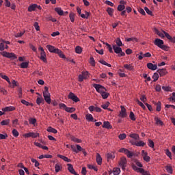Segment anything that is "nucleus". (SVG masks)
Instances as JSON below:
<instances>
[{
  "mask_svg": "<svg viewBox=\"0 0 175 175\" xmlns=\"http://www.w3.org/2000/svg\"><path fill=\"white\" fill-rule=\"evenodd\" d=\"M163 40L159 38H156L154 41V44H155V46H157V47H159V49H161V50H167V46L163 45Z\"/></svg>",
  "mask_w": 175,
  "mask_h": 175,
  "instance_id": "nucleus-1",
  "label": "nucleus"
},
{
  "mask_svg": "<svg viewBox=\"0 0 175 175\" xmlns=\"http://www.w3.org/2000/svg\"><path fill=\"white\" fill-rule=\"evenodd\" d=\"M0 54L5 58H10V59H17V56L14 53H9L6 51L1 52Z\"/></svg>",
  "mask_w": 175,
  "mask_h": 175,
  "instance_id": "nucleus-2",
  "label": "nucleus"
},
{
  "mask_svg": "<svg viewBox=\"0 0 175 175\" xmlns=\"http://www.w3.org/2000/svg\"><path fill=\"white\" fill-rule=\"evenodd\" d=\"M39 51H40V59H41V61H43L45 64L47 63V58H46V52L44 51V49H43V47L40 46L38 48Z\"/></svg>",
  "mask_w": 175,
  "mask_h": 175,
  "instance_id": "nucleus-3",
  "label": "nucleus"
},
{
  "mask_svg": "<svg viewBox=\"0 0 175 175\" xmlns=\"http://www.w3.org/2000/svg\"><path fill=\"white\" fill-rule=\"evenodd\" d=\"M112 48L114 50V52L116 53V54H120L119 55L120 57H124L125 53L122 51V49H121V47L114 44L112 46Z\"/></svg>",
  "mask_w": 175,
  "mask_h": 175,
  "instance_id": "nucleus-4",
  "label": "nucleus"
},
{
  "mask_svg": "<svg viewBox=\"0 0 175 175\" xmlns=\"http://www.w3.org/2000/svg\"><path fill=\"white\" fill-rule=\"evenodd\" d=\"M119 152H123L128 157V158H132L133 155H135V153L129 151V150L125 148H122L119 150Z\"/></svg>",
  "mask_w": 175,
  "mask_h": 175,
  "instance_id": "nucleus-5",
  "label": "nucleus"
},
{
  "mask_svg": "<svg viewBox=\"0 0 175 175\" xmlns=\"http://www.w3.org/2000/svg\"><path fill=\"white\" fill-rule=\"evenodd\" d=\"M93 87L94 88H95L97 92H99V94H102L103 92H105V91H106V88L99 84L94 83L93 84Z\"/></svg>",
  "mask_w": 175,
  "mask_h": 175,
  "instance_id": "nucleus-6",
  "label": "nucleus"
},
{
  "mask_svg": "<svg viewBox=\"0 0 175 175\" xmlns=\"http://www.w3.org/2000/svg\"><path fill=\"white\" fill-rule=\"evenodd\" d=\"M130 143L133 146H136L137 147H144L146 146V143L143 141H135V140H130Z\"/></svg>",
  "mask_w": 175,
  "mask_h": 175,
  "instance_id": "nucleus-7",
  "label": "nucleus"
},
{
  "mask_svg": "<svg viewBox=\"0 0 175 175\" xmlns=\"http://www.w3.org/2000/svg\"><path fill=\"white\" fill-rule=\"evenodd\" d=\"M121 110L119 113V117H121V118H125L128 117V113H126V109L124 107V106L120 107Z\"/></svg>",
  "mask_w": 175,
  "mask_h": 175,
  "instance_id": "nucleus-8",
  "label": "nucleus"
},
{
  "mask_svg": "<svg viewBox=\"0 0 175 175\" xmlns=\"http://www.w3.org/2000/svg\"><path fill=\"white\" fill-rule=\"evenodd\" d=\"M71 149L72 150V151L74 152H75L76 154H79V152H80V151L82 152L83 150H84V148H81L80 146V145L77 144L76 146H75V145H71ZM77 147V149H76Z\"/></svg>",
  "mask_w": 175,
  "mask_h": 175,
  "instance_id": "nucleus-9",
  "label": "nucleus"
},
{
  "mask_svg": "<svg viewBox=\"0 0 175 175\" xmlns=\"http://www.w3.org/2000/svg\"><path fill=\"white\" fill-rule=\"evenodd\" d=\"M126 158L122 157L120 159V161L119 163L120 166L122 167V170H125V168L126 167Z\"/></svg>",
  "mask_w": 175,
  "mask_h": 175,
  "instance_id": "nucleus-10",
  "label": "nucleus"
},
{
  "mask_svg": "<svg viewBox=\"0 0 175 175\" xmlns=\"http://www.w3.org/2000/svg\"><path fill=\"white\" fill-rule=\"evenodd\" d=\"M46 49H48V50H49V51H50V53H55V54H57V53H60L59 49H56L55 46H53L51 45H47Z\"/></svg>",
  "mask_w": 175,
  "mask_h": 175,
  "instance_id": "nucleus-11",
  "label": "nucleus"
},
{
  "mask_svg": "<svg viewBox=\"0 0 175 175\" xmlns=\"http://www.w3.org/2000/svg\"><path fill=\"white\" fill-rule=\"evenodd\" d=\"M68 98L69 99H71L72 100H73V102H75V103L80 101V99L79 98V97H77V96H76L72 92H70V94H68Z\"/></svg>",
  "mask_w": 175,
  "mask_h": 175,
  "instance_id": "nucleus-12",
  "label": "nucleus"
},
{
  "mask_svg": "<svg viewBox=\"0 0 175 175\" xmlns=\"http://www.w3.org/2000/svg\"><path fill=\"white\" fill-rule=\"evenodd\" d=\"M142 155L143 157L144 161H146V162H150V161H151V157L148 155L147 152L142 150Z\"/></svg>",
  "mask_w": 175,
  "mask_h": 175,
  "instance_id": "nucleus-13",
  "label": "nucleus"
},
{
  "mask_svg": "<svg viewBox=\"0 0 175 175\" xmlns=\"http://www.w3.org/2000/svg\"><path fill=\"white\" fill-rule=\"evenodd\" d=\"M67 166H68V170L70 172V173L75 175H79L75 170V168H73V165L72 164L68 163L67 164Z\"/></svg>",
  "mask_w": 175,
  "mask_h": 175,
  "instance_id": "nucleus-14",
  "label": "nucleus"
},
{
  "mask_svg": "<svg viewBox=\"0 0 175 175\" xmlns=\"http://www.w3.org/2000/svg\"><path fill=\"white\" fill-rule=\"evenodd\" d=\"M147 68L148 69H150V70H157V69H158V65L153 64L152 63H148Z\"/></svg>",
  "mask_w": 175,
  "mask_h": 175,
  "instance_id": "nucleus-15",
  "label": "nucleus"
},
{
  "mask_svg": "<svg viewBox=\"0 0 175 175\" xmlns=\"http://www.w3.org/2000/svg\"><path fill=\"white\" fill-rule=\"evenodd\" d=\"M129 137H131V140H135V142H139L140 140V137L139 136V134L137 133H131L129 135Z\"/></svg>",
  "mask_w": 175,
  "mask_h": 175,
  "instance_id": "nucleus-16",
  "label": "nucleus"
},
{
  "mask_svg": "<svg viewBox=\"0 0 175 175\" xmlns=\"http://www.w3.org/2000/svg\"><path fill=\"white\" fill-rule=\"evenodd\" d=\"M39 133H29L25 135V137H33V139L38 137Z\"/></svg>",
  "mask_w": 175,
  "mask_h": 175,
  "instance_id": "nucleus-17",
  "label": "nucleus"
},
{
  "mask_svg": "<svg viewBox=\"0 0 175 175\" xmlns=\"http://www.w3.org/2000/svg\"><path fill=\"white\" fill-rule=\"evenodd\" d=\"M16 110V107L13 106H10V107H5V108L2 109V111L5 113L8 111H14Z\"/></svg>",
  "mask_w": 175,
  "mask_h": 175,
  "instance_id": "nucleus-18",
  "label": "nucleus"
},
{
  "mask_svg": "<svg viewBox=\"0 0 175 175\" xmlns=\"http://www.w3.org/2000/svg\"><path fill=\"white\" fill-rule=\"evenodd\" d=\"M154 32L156 33V35H158V36L161 38V39H163V38H165V33H163V31L161 32L159 31V30H158V29L154 28Z\"/></svg>",
  "mask_w": 175,
  "mask_h": 175,
  "instance_id": "nucleus-19",
  "label": "nucleus"
},
{
  "mask_svg": "<svg viewBox=\"0 0 175 175\" xmlns=\"http://www.w3.org/2000/svg\"><path fill=\"white\" fill-rule=\"evenodd\" d=\"M55 170L56 173H59L60 170H62V164L60 163H57L55 165Z\"/></svg>",
  "mask_w": 175,
  "mask_h": 175,
  "instance_id": "nucleus-20",
  "label": "nucleus"
},
{
  "mask_svg": "<svg viewBox=\"0 0 175 175\" xmlns=\"http://www.w3.org/2000/svg\"><path fill=\"white\" fill-rule=\"evenodd\" d=\"M157 72L161 77L165 76V75L167 73L166 68L159 69Z\"/></svg>",
  "mask_w": 175,
  "mask_h": 175,
  "instance_id": "nucleus-21",
  "label": "nucleus"
},
{
  "mask_svg": "<svg viewBox=\"0 0 175 175\" xmlns=\"http://www.w3.org/2000/svg\"><path fill=\"white\" fill-rule=\"evenodd\" d=\"M43 96L44 98H46L47 96H51V95L49 92V88L47 86L44 87V91L43 92Z\"/></svg>",
  "mask_w": 175,
  "mask_h": 175,
  "instance_id": "nucleus-22",
  "label": "nucleus"
},
{
  "mask_svg": "<svg viewBox=\"0 0 175 175\" xmlns=\"http://www.w3.org/2000/svg\"><path fill=\"white\" fill-rule=\"evenodd\" d=\"M58 158H60L61 159H63L65 162H71L72 160L70 159H68L66 156H64L62 154H57Z\"/></svg>",
  "mask_w": 175,
  "mask_h": 175,
  "instance_id": "nucleus-23",
  "label": "nucleus"
},
{
  "mask_svg": "<svg viewBox=\"0 0 175 175\" xmlns=\"http://www.w3.org/2000/svg\"><path fill=\"white\" fill-rule=\"evenodd\" d=\"M96 161L98 165H102V157H100V154L99 153H96Z\"/></svg>",
  "mask_w": 175,
  "mask_h": 175,
  "instance_id": "nucleus-24",
  "label": "nucleus"
},
{
  "mask_svg": "<svg viewBox=\"0 0 175 175\" xmlns=\"http://www.w3.org/2000/svg\"><path fill=\"white\" fill-rule=\"evenodd\" d=\"M124 68L125 69H127V70H133V69H135V67L133 66V65H132V64H124Z\"/></svg>",
  "mask_w": 175,
  "mask_h": 175,
  "instance_id": "nucleus-25",
  "label": "nucleus"
},
{
  "mask_svg": "<svg viewBox=\"0 0 175 175\" xmlns=\"http://www.w3.org/2000/svg\"><path fill=\"white\" fill-rule=\"evenodd\" d=\"M165 169L167 173H169L170 174H173V167H172V165H167L165 167Z\"/></svg>",
  "mask_w": 175,
  "mask_h": 175,
  "instance_id": "nucleus-26",
  "label": "nucleus"
},
{
  "mask_svg": "<svg viewBox=\"0 0 175 175\" xmlns=\"http://www.w3.org/2000/svg\"><path fill=\"white\" fill-rule=\"evenodd\" d=\"M112 173L114 175H118V174H120V173H121V170L118 167H115V168H113Z\"/></svg>",
  "mask_w": 175,
  "mask_h": 175,
  "instance_id": "nucleus-27",
  "label": "nucleus"
},
{
  "mask_svg": "<svg viewBox=\"0 0 175 175\" xmlns=\"http://www.w3.org/2000/svg\"><path fill=\"white\" fill-rule=\"evenodd\" d=\"M38 7V4H33L28 8V12H33Z\"/></svg>",
  "mask_w": 175,
  "mask_h": 175,
  "instance_id": "nucleus-28",
  "label": "nucleus"
},
{
  "mask_svg": "<svg viewBox=\"0 0 175 175\" xmlns=\"http://www.w3.org/2000/svg\"><path fill=\"white\" fill-rule=\"evenodd\" d=\"M116 158V155L113 152L107 154V159H114Z\"/></svg>",
  "mask_w": 175,
  "mask_h": 175,
  "instance_id": "nucleus-29",
  "label": "nucleus"
},
{
  "mask_svg": "<svg viewBox=\"0 0 175 175\" xmlns=\"http://www.w3.org/2000/svg\"><path fill=\"white\" fill-rule=\"evenodd\" d=\"M55 10L59 16H64V11L60 8H55Z\"/></svg>",
  "mask_w": 175,
  "mask_h": 175,
  "instance_id": "nucleus-30",
  "label": "nucleus"
},
{
  "mask_svg": "<svg viewBox=\"0 0 175 175\" xmlns=\"http://www.w3.org/2000/svg\"><path fill=\"white\" fill-rule=\"evenodd\" d=\"M154 121H155L157 125H161V126L163 125V122L160 120L159 118H158V117L154 118Z\"/></svg>",
  "mask_w": 175,
  "mask_h": 175,
  "instance_id": "nucleus-31",
  "label": "nucleus"
},
{
  "mask_svg": "<svg viewBox=\"0 0 175 175\" xmlns=\"http://www.w3.org/2000/svg\"><path fill=\"white\" fill-rule=\"evenodd\" d=\"M28 65H29V62H22L20 66L22 69H27V68H28Z\"/></svg>",
  "mask_w": 175,
  "mask_h": 175,
  "instance_id": "nucleus-32",
  "label": "nucleus"
},
{
  "mask_svg": "<svg viewBox=\"0 0 175 175\" xmlns=\"http://www.w3.org/2000/svg\"><path fill=\"white\" fill-rule=\"evenodd\" d=\"M47 132H50L51 133H57L58 131H57V129H55L51 126H49L47 129Z\"/></svg>",
  "mask_w": 175,
  "mask_h": 175,
  "instance_id": "nucleus-33",
  "label": "nucleus"
},
{
  "mask_svg": "<svg viewBox=\"0 0 175 175\" xmlns=\"http://www.w3.org/2000/svg\"><path fill=\"white\" fill-rule=\"evenodd\" d=\"M66 111L67 113H75V111H76V108L67 107V108H66Z\"/></svg>",
  "mask_w": 175,
  "mask_h": 175,
  "instance_id": "nucleus-34",
  "label": "nucleus"
},
{
  "mask_svg": "<svg viewBox=\"0 0 175 175\" xmlns=\"http://www.w3.org/2000/svg\"><path fill=\"white\" fill-rule=\"evenodd\" d=\"M98 62H100V64H102V65H105L106 66H108V68H111V64H108L107 62H106V61L103 59L99 60Z\"/></svg>",
  "mask_w": 175,
  "mask_h": 175,
  "instance_id": "nucleus-35",
  "label": "nucleus"
},
{
  "mask_svg": "<svg viewBox=\"0 0 175 175\" xmlns=\"http://www.w3.org/2000/svg\"><path fill=\"white\" fill-rule=\"evenodd\" d=\"M103 99H107L109 98V95H110L109 93L106 92V91H104L103 93L100 94Z\"/></svg>",
  "mask_w": 175,
  "mask_h": 175,
  "instance_id": "nucleus-36",
  "label": "nucleus"
},
{
  "mask_svg": "<svg viewBox=\"0 0 175 175\" xmlns=\"http://www.w3.org/2000/svg\"><path fill=\"white\" fill-rule=\"evenodd\" d=\"M103 128H107V129H110L111 128V126H110V122H104Z\"/></svg>",
  "mask_w": 175,
  "mask_h": 175,
  "instance_id": "nucleus-37",
  "label": "nucleus"
},
{
  "mask_svg": "<svg viewBox=\"0 0 175 175\" xmlns=\"http://www.w3.org/2000/svg\"><path fill=\"white\" fill-rule=\"evenodd\" d=\"M133 169L137 172V173H140L141 172H143V168H139V167H137V166L133 165Z\"/></svg>",
  "mask_w": 175,
  "mask_h": 175,
  "instance_id": "nucleus-38",
  "label": "nucleus"
},
{
  "mask_svg": "<svg viewBox=\"0 0 175 175\" xmlns=\"http://www.w3.org/2000/svg\"><path fill=\"white\" fill-rule=\"evenodd\" d=\"M107 12L109 16H112L113 14V13H114V9H113V8H108L107 9Z\"/></svg>",
  "mask_w": 175,
  "mask_h": 175,
  "instance_id": "nucleus-39",
  "label": "nucleus"
},
{
  "mask_svg": "<svg viewBox=\"0 0 175 175\" xmlns=\"http://www.w3.org/2000/svg\"><path fill=\"white\" fill-rule=\"evenodd\" d=\"M1 125L5 126V125H9L10 124V120L9 119L3 120L0 122Z\"/></svg>",
  "mask_w": 175,
  "mask_h": 175,
  "instance_id": "nucleus-40",
  "label": "nucleus"
},
{
  "mask_svg": "<svg viewBox=\"0 0 175 175\" xmlns=\"http://www.w3.org/2000/svg\"><path fill=\"white\" fill-rule=\"evenodd\" d=\"M85 118L87 121H89V122L94 121V117L90 113L85 116Z\"/></svg>",
  "mask_w": 175,
  "mask_h": 175,
  "instance_id": "nucleus-41",
  "label": "nucleus"
},
{
  "mask_svg": "<svg viewBox=\"0 0 175 175\" xmlns=\"http://www.w3.org/2000/svg\"><path fill=\"white\" fill-rule=\"evenodd\" d=\"M44 102V100L43 99L42 97H38L36 99V103L38 105H40L41 103H43Z\"/></svg>",
  "mask_w": 175,
  "mask_h": 175,
  "instance_id": "nucleus-42",
  "label": "nucleus"
},
{
  "mask_svg": "<svg viewBox=\"0 0 175 175\" xmlns=\"http://www.w3.org/2000/svg\"><path fill=\"white\" fill-rule=\"evenodd\" d=\"M21 103H23V105H25V106H33V104L32 103H29V102L23 99L21 100Z\"/></svg>",
  "mask_w": 175,
  "mask_h": 175,
  "instance_id": "nucleus-43",
  "label": "nucleus"
},
{
  "mask_svg": "<svg viewBox=\"0 0 175 175\" xmlns=\"http://www.w3.org/2000/svg\"><path fill=\"white\" fill-rule=\"evenodd\" d=\"M116 43L117 46H118L119 47H121V46H123L122 42L121 41V38H116Z\"/></svg>",
  "mask_w": 175,
  "mask_h": 175,
  "instance_id": "nucleus-44",
  "label": "nucleus"
},
{
  "mask_svg": "<svg viewBox=\"0 0 175 175\" xmlns=\"http://www.w3.org/2000/svg\"><path fill=\"white\" fill-rule=\"evenodd\" d=\"M83 51V49H81V46H77L75 48V52L77 53V54H81Z\"/></svg>",
  "mask_w": 175,
  "mask_h": 175,
  "instance_id": "nucleus-45",
  "label": "nucleus"
},
{
  "mask_svg": "<svg viewBox=\"0 0 175 175\" xmlns=\"http://www.w3.org/2000/svg\"><path fill=\"white\" fill-rule=\"evenodd\" d=\"M103 44H106L109 53H113V47L107 42H103Z\"/></svg>",
  "mask_w": 175,
  "mask_h": 175,
  "instance_id": "nucleus-46",
  "label": "nucleus"
},
{
  "mask_svg": "<svg viewBox=\"0 0 175 175\" xmlns=\"http://www.w3.org/2000/svg\"><path fill=\"white\" fill-rule=\"evenodd\" d=\"M153 81H157L158 79H159V75L158 72H154L153 76H152Z\"/></svg>",
  "mask_w": 175,
  "mask_h": 175,
  "instance_id": "nucleus-47",
  "label": "nucleus"
},
{
  "mask_svg": "<svg viewBox=\"0 0 175 175\" xmlns=\"http://www.w3.org/2000/svg\"><path fill=\"white\" fill-rule=\"evenodd\" d=\"M59 109H61L62 110H66V108L68 107H66V105H65L64 103H59Z\"/></svg>",
  "mask_w": 175,
  "mask_h": 175,
  "instance_id": "nucleus-48",
  "label": "nucleus"
},
{
  "mask_svg": "<svg viewBox=\"0 0 175 175\" xmlns=\"http://www.w3.org/2000/svg\"><path fill=\"white\" fill-rule=\"evenodd\" d=\"M51 96H48L46 97H44V99L45 100V102H46V103H48V105H50V103H51Z\"/></svg>",
  "mask_w": 175,
  "mask_h": 175,
  "instance_id": "nucleus-49",
  "label": "nucleus"
},
{
  "mask_svg": "<svg viewBox=\"0 0 175 175\" xmlns=\"http://www.w3.org/2000/svg\"><path fill=\"white\" fill-rule=\"evenodd\" d=\"M69 17L71 23H75V13L73 12L70 13Z\"/></svg>",
  "mask_w": 175,
  "mask_h": 175,
  "instance_id": "nucleus-50",
  "label": "nucleus"
},
{
  "mask_svg": "<svg viewBox=\"0 0 175 175\" xmlns=\"http://www.w3.org/2000/svg\"><path fill=\"white\" fill-rule=\"evenodd\" d=\"M162 90H163V91H165L166 92H169L172 91V88H170V86H163Z\"/></svg>",
  "mask_w": 175,
  "mask_h": 175,
  "instance_id": "nucleus-51",
  "label": "nucleus"
},
{
  "mask_svg": "<svg viewBox=\"0 0 175 175\" xmlns=\"http://www.w3.org/2000/svg\"><path fill=\"white\" fill-rule=\"evenodd\" d=\"M125 10V5H122V4H120L118 6V10L119 12H122V10Z\"/></svg>",
  "mask_w": 175,
  "mask_h": 175,
  "instance_id": "nucleus-52",
  "label": "nucleus"
},
{
  "mask_svg": "<svg viewBox=\"0 0 175 175\" xmlns=\"http://www.w3.org/2000/svg\"><path fill=\"white\" fill-rule=\"evenodd\" d=\"M137 103L139 105V106H140L142 109H146V105H144V104H143V103H142L140 100H139V99L136 100Z\"/></svg>",
  "mask_w": 175,
  "mask_h": 175,
  "instance_id": "nucleus-53",
  "label": "nucleus"
},
{
  "mask_svg": "<svg viewBox=\"0 0 175 175\" xmlns=\"http://www.w3.org/2000/svg\"><path fill=\"white\" fill-rule=\"evenodd\" d=\"M33 27L36 31H40V27H39V23L38 22L34 23Z\"/></svg>",
  "mask_w": 175,
  "mask_h": 175,
  "instance_id": "nucleus-54",
  "label": "nucleus"
},
{
  "mask_svg": "<svg viewBox=\"0 0 175 175\" xmlns=\"http://www.w3.org/2000/svg\"><path fill=\"white\" fill-rule=\"evenodd\" d=\"M157 108L156 110L157 111H161V101H159L155 103Z\"/></svg>",
  "mask_w": 175,
  "mask_h": 175,
  "instance_id": "nucleus-55",
  "label": "nucleus"
},
{
  "mask_svg": "<svg viewBox=\"0 0 175 175\" xmlns=\"http://www.w3.org/2000/svg\"><path fill=\"white\" fill-rule=\"evenodd\" d=\"M0 76H1V79H3V80H6L9 83V84H10V79H9V77L8 76L1 75V74H0Z\"/></svg>",
  "mask_w": 175,
  "mask_h": 175,
  "instance_id": "nucleus-56",
  "label": "nucleus"
},
{
  "mask_svg": "<svg viewBox=\"0 0 175 175\" xmlns=\"http://www.w3.org/2000/svg\"><path fill=\"white\" fill-rule=\"evenodd\" d=\"M148 146H149V147H151V148H154V141L148 139Z\"/></svg>",
  "mask_w": 175,
  "mask_h": 175,
  "instance_id": "nucleus-57",
  "label": "nucleus"
},
{
  "mask_svg": "<svg viewBox=\"0 0 175 175\" xmlns=\"http://www.w3.org/2000/svg\"><path fill=\"white\" fill-rule=\"evenodd\" d=\"M165 154L170 159H172V152L169 149L165 150Z\"/></svg>",
  "mask_w": 175,
  "mask_h": 175,
  "instance_id": "nucleus-58",
  "label": "nucleus"
},
{
  "mask_svg": "<svg viewBox=\"0 0 175 175\" xmlns=\"http://www.w3.org/2000/svg\"><path fill=\"white\" fill-rule=\"evenodd\" d=\"M118 137L120 140H124V139H126V134L125 133L120 134L119 135Z\"/></svg>",
  "mask_w": 175,
  "mask_h": 175,
  "instance_id": "nucleus-59",
  "label": "nucleus"
},
{
  "mask_svg": "<svg viewBox=\"0 0 175 175\" xmlns=\"http://www.w3.org/2000/svg\"><path fill=\"white\" fill-rule=\"evenodd\" d=\"M12 135H13V136H14V137H17L18 136V135H19L18 131H17L16 130V129H14L12 130Z\"/></svg>",
  "mask_w": 175,
  "mask_h": 175,
  "instance_id": "nucleus-60",
  "label": "nucleus"
},
{
  "mask_svg": "<svg viewBox=\"0 0 175 175\" xmlns=\"http://www.w3.org/2000/svg\"><path fill=\"white\" fill-rule=\"evenodd\" d=\"M71 140H72V142H75V143H81V139H79L78 138H76V137H72L71 138Z\"/></svg>",
  "mask_w": 175,
  "mask_h": 175,
  "instance_id": "nucleus-61",
  "label": "nucleus"
},
{
  "mask_svg": "<svg viewBox=\"0 0 175 175\" xmlns=\"http://www.w3.org/2000/svg\"><path fill=\"white\" fill-rule=\"evenodd\" d=\"M29 124H32V125H35V124H36V120L35 118H30L29 119Z\"/></svg>",
  "mask_w": 175,
  "mask_h": 175,
  "instance_id": "nucleus-62",
  "label": "nucleus"
},
{
  "mask_svg": "<svg viewBox=\"0 0 175 175\" xmlns=\"http://www.w3.org/2000/svg\"><path fill=\"white\" fill-rule=\"evenodd\" d=\"M90 64L92 65V66H95V59H94V57H90Z\"/></svg>",
  "mask_w": 175,
  "mask_h": 175,
  "instance_id": "nucleus-63",
  "label": "nucleus"
},
{
  "mask_svg": "<svg viewBox=\"0 0 175 175\" xmlns=\"http://www.w3.org/2000/svg\"><path fill=\"white\" fill-rule=\"evenodd\" d=\"M142 175H151L149 171H146L143 169V171L140 172Z\"/></svg>",
  "mask_w": 175,
  "mask_h": 175,
  "instance_id": "nucleus-64",
  "label": "nucleus"
}]
</instances>
